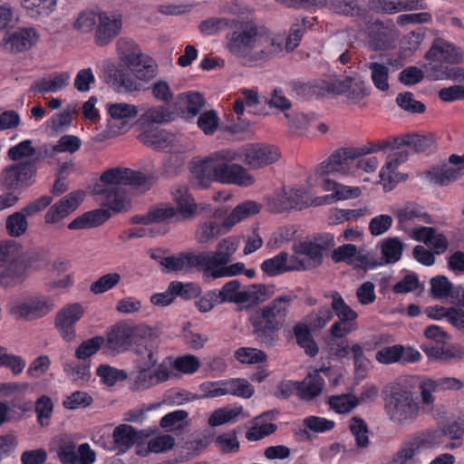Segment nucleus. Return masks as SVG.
Returning a JSON list of instances; mask_svg holds the SVG:
<instances>
[{"label":"nucleus","instance_id":"55","mask_svg":"<svg viewBox=\"0 0 464 464\" xmlns=\"http://www.w3.org/2000/svg\"><path fill=\"white\" fill-rule=\"evenodd\" d=\"M411 440L415 446H418L420 452L424 449H430L446 444L440 428L422 432L412 438Z\"/></svg>","mask_w":464,"mask_h":464},{"label":"nucleus","instance_id":"28","mask_svg":"<svg viewBox=\"0 0 464 464\" xmlns=\"http://www.w3.org/2000/svg\"><path fill=\"white\" fill-rule=\"evenodd\" d=\"M292 92L299 98L311 100L331 94V81L314 80L307 82L298 81L290 83Z\"/></svg>","mask_w":464,"mask_h":464},{"label":"nucleus","instance_id":"13","mask_svg":"<svg viewBox=\"0 0 464 464\" xmlns=\"http://www.w3.org/2000/svg\"><path fill=\"white\" fill-rule=\"evenodd\" d=\"M39 40V34L34 27L18 28L6 34L0 42V48L7 53H17L34 47Z\"/></svg>","mask_w":464,"mask_h":464},{"label":"nucleus","instance_id":"5","mask_svg":"<svg viewBox=\"0 0 464 464\" xmlns=\"http://www.w3.org/2000/svg\"><path fill=\"white\" fill-rule=\"evenodd\" d=\"M117 52L121 62L143 82H150L158 73L157 63L142 53L140 46L131 39L121 38L117 41Z\"/></svg>","mask_w":464,"mask_h":464},{"label":"nucleus","instance_id":"42","mask_svg":"<svg viewBox=\"0 0 464 464\" xmlns=\"http://www.w3.org/2000/svg\"><path fill=\"white\" fill-rule=\"evenodd\" d=\"M110 82L118 92H139L142 85L137 82V78L124 69H115L109 75Z\"/></svg>","mask_w":464,"mask_h":464},{"label":"nucleus","instance_id":"43","mask_svg":"<svg viewBox=\"0 0 464 464\" xmlns=\"http://www.w3.org/2000/svg\"><path fill=\"white\" fill-rule=\"evenodd\" d=\"M445 441L446 449H455L462 445V437L464 435V418H458L447 424L440 427Z\"/></svg>","mask_w":464,"mask_h":464},{"label":"nucleus","instance_id":"29","mask_svg":"<svg viewBox=\"0 0 464 464\" xmlns=\"http://www.w3.org/2000/svg\"><path fill=\"white\" fill-rule=\"evenodd\" d=\"M172 194L177 205L175 208L178 219H191L198 213L199 206L195 202L187 186H177Z\"/></svg>","mask_w":464,"mask_h":464},{"label":"nucleus","instance_id":"6","mask_svg":"<svg viewBox=\"0 0 464 464\" xmlns=\"http://www.w3.org/2000/svg\"><path fill=\"white\" fill-rule=\"evenodd\" d=\"M243 161L237 150L218 151V182L248 187L255 183V178L246 168L238 164Z\"/></svg>","mask_w":464,"mask_h":464},{"label":"nucleus","instance_id":"32","mask_svg":"<svg viewBox=\"0 0 464 464\" xmlns=\"http://www.w3.org/2000/svg\"><path fill=\"white\" fill-rule=\"evenodd\" d=\"M395 216L398 218L399 226L402 229L415 220L422 221L426 224H431V217L424 211V208L414 203H407L395 210Z\"/></svg>","mask_w":464,"mask_h":464},{"label":"nucleus","instance_id":"17","mask_svg":"<svg viewBox=\"0 0 464 464\" xmlns=\"http://www.w3.org/2000/svg\"><path fill=\"white\" fill-rule=\"evenodd\" d=\"M108 112L111 116L110 129L113 133L121 135L130 129V121L137 117L139 110L133 104L116 102L108 105Z\"/></svg>","mask_w":464,"mask_h":464},{"label":"nucleus","instance_id":"21","mask_svg":"<svg viewBox=\"0 0 464 464\" xmlns=\"http://www.w3.org/2000/svg\"><path fill=\"white\" fill-rule=\"evenodd\" d=\"M30 258L24 255L15 261L5 265L0 272V285L11 288L21 285L28 276Z\"/></svg>","mask_w":464,"mask_h":464},{"label":"nucleus","instance_id":"63","mask_svg":"<svg viewBox=\"0 0 464 464\" xmlns=\"http://www.w3.org/2000/svg\"><path fill=\"white\" fill-rule=\"evenodd\" d=\"M331 296V310L334 312L339 320L354 322L358 314L345 303L342 295L338 292H334Z\"/></svg>","mask_w":464,"mask_h":464},{"label":"nucleus","instance_id":"31","mask_svg":"<svg viewBox=\"0 0 464 464\" xmlns=\"http://www.w3.org/2000/svg\"><path fill=\"white\" fill-rule=\"evenodd\" d=\"M240 245V238L238 237H228L222 239L216 251H208L211 258V265L216 268L221 265H227L232 261L234 253L237 250Z\"/></svg>","mask_w":464,"mask_h":464},{"label":"nucleus","instance_id":"54","mask_svg":"<svg viewBox=\"0 0 464 464\" xmlns=\"http://www.w3.org/2000/svg\"><path fill=\"white\" fill-rule=\"evenodd\" d=\"M27 215L23 209L9 215L5 219V228L9 236L18 237L28 228Z\"/></svg>","mask_w":464,"mask_h":464},{"label":"nucleus","instance_id":"40","mask_svg":"<svg viewBox=\"0 0 464 464\" xmlns=\"http://www.w3.org/2000/svg\"><path fill=\"white\" fill-rule=\"evenodd\" d=\"M111 214L108 209L99 208L92 211L85 212L84 214L74 218L69 225L68 228L85 229L102 225L109 219Z\"/></svg>","mask_w":464,"mask_h":464},{"label":"nucleus","instance_id":"48","mask_svg":"<svg viewBox=\"0 0 464 464\" xmlns=\"http://www.w3.org/2000/svg\"><path fill=\"white\" fill-rule=\"evenodd\" d=\"M365 66L371 72V80L375 88L381 92L389 91V66L379 62H370Z\"/></svg>","mask_w":464,"mask_h":464},{"label":"nucleus","instance_id":"27","mask_svg":"<svg viewBox=\"0 0 464 464\" xmlns=\"http://www.w3.org/2000/svg\"><path fill=\"white\" fill-rule=\"evenodd\" d=\"M411 237L430 247L434 254L441 255L449 246L448 238L432 227H420L412 230Z\"/></svg>","mask_w":464,"mask_h":464},{"label":"nucleus","instance_id":"39","mask_svg":"<svg viewBox=\"0 0 464 464\" xmlns=\"http://www.w3.org/2000/svg\"><path fill=\"white\" fill-rule=\"evenodd\" d=\"M261 209L259 204L252 200H246L238 204L232 212L225 218L222 227L226 231L230 230L236 224L241 220L257 214Z\"/></svg>","mask_w":464,"mask_h":464},{"label":"nucleus","instance_id":"16","mask_svg":"<svg viewBox=\"0 0 464 464\" xmlns=\"http://www.w3.org/2000/svg\"><path fill=\"white\" fill-rule=\"evenodd\" d=\"M462 387L463 382L455 377L425 379L419 385L423 405L430 408L433 407L435 401L433 393L445 391H459Z\"/></svg>","mask_w":464,"mask_h":464},{"label":"nucleus","instance_id":"64","mask_svg":"<svg viewBox=\"0 0 464 464\" xmlns=\"http://www.w3.org/2000/svg\"><path fill=\"white\" fill-rule=\"evenodd\" d=\"M333 318V312L330 307L322 306L317 310L312 311L305 316V322L310 329H323Z\"/></svg>","mask_w":464,"mask_h":464},{"label":"nucleus","instance_id":"45","mask_svg":"<svg viewBox=\"0 0 464 464\" xmlns=\"http://www.w3.org/2000/svg\"><path fill=\"white\" fill-rule=\"evenodd\" d=\"M174 119V113L166 106L160 105L148 109L137 121L141 128H148L151 123L164 124Z\"/></svg>","mask_w":464,"mask_h":464},{"label":"nucleus","instance_id":"35","mask_svg":"<svg viewBox=\"0 0 464 464\" xmlns=\"http://www.w3.org/2000/svg\"><path fill=\"white\" fill-rule=\"evenodd\" d=\"M420 455L418 446L409 440L402 442L395 454L385 459L382 464H423L425 461Z\"/></svg>","mask_w":464,"mask_h":464},{"label":"nucleus","instance_id":"46","mask_svg":"<svg viewBox=\"0 0 464 464\" xmlns=\"http://www.w3.org/2000/svg\"><path fill=\"white\" fill-rule=\"evenodd\" d=\"M321 179L324 189L326 191H334L331 196L325 197V200L328 198L334 200L356 198L361 194V189L358 187H347L331 180L327 177Z\"/></svg>","mask_w":464,"mask_h":464},{"label":"nucleus","instance_id":"30","mask_svg":"<svg viewBox=\"0 0 464 464\" xmlns=\"http://www.w3.org/2000/svg\"><path fill=\"white\" fill-rule=\"evenodd\" d=\"M191 173L204 188L209 187L213 181L218 182V151L195 162L191 167Z\"/></svg>","mask_w":464,"mask_h":464},{"label":"nucleus","instance_id":"18","mask_svg":"<svg viewBox=\"0 0 464 464\" xmlns=\"http://www.w3.org/2000/svg\"><path fill=\"white\" fill-rule=\"evenodd\" d=\"M369 46L374 51L386 50L392 47L398 36L394 25L385 26L383 22L375 21L366 28Z\"/></svg>","mask_w":464,"mask_h":464},{"label":"nucleus","instance_id":"60","mask_svg":"<svg viewBox=\"0 0 464 464\" xmlns=\"http://www.w3.org/2000/svg\"><path fill=\"white\" fill-rule=\"evenodd\" d=\"M105 338L100 335L83 341L75 350V357L85 362L95 354L104 344Z\"/></svg>","mask_w":464,"mask_h":464},{"label":"nucleus","instance_id":"34","mask_svg":"<svg viewBox=\"0 0 464 464\" xmlns=\"http://www.w3.org/2000/svg\"><path fill=\"white\" fill-rule=\"evenodd\" d=\"M70 74L66 72H55L49 77L39 79L32 84L30 92L39 93L56 92L69 84Z\"/></svg>","mask_w":464,"mask_h":464},{"label":"nucleus","instance_id":"33","mask_svg":"<svg viewBox=\"0 0 464 464\" xmlns=\"http://www.w3.org/2000/svg\"><path fill=\"white\" fill-rule=\"evenodd\" d=\"M394 147L406 146L417 153L427 152L435 149V140L432 135L407 133L394 138Z\"/></svg>","mask_w":464,"mask_h":464},{"label":"nucleus","instance_id":"20","mask_svg":"<svg viewBox=\"0 0 464 464\" xmlns=\"http://www.w3.org/2000/svg\"><path fill=\"white\" fill-rule=\"evenodd\" d=\"M371 10L388 14L421 11L428 7L424 0H369Z\"/></svg>","mask_w":464,"mask_h":464},{"label":"nucleus","instance_id":"51","mask_svg":"<svg viewBox=\"0 0 464 464\" xmlns=\"http://www.w3.org/2000/svg\"><path fill=\"white\" fill-rule=\"evenodd\" d=\"M178 104L183 113L195 116L205 105V100L199 92H187L178 96Z\"/></svg>","mask_w":464,"mask_h":464},{"label":"nucleus","instance_id":"57","mask_svg":"<svg viewBox=\"0 0 464 464\" xmlns=\"http://www.w3.org/2000/svg\"><path fill=\"white\" fill-rule=\"evenodd\" d=\"M63 372L73 382L84 383L90 380V363L82 362L80 363L65 362L63 363Z\"/></svg>","mask_w":464,"mask_h":464},{"label":"nucleus","instance_id":"15","mask_svg":"<svg viewBox=\"0 0 464 464\" xmlns=\"http://www.w3.org/2000/svg\"><path fill=\"white\" fill-rule=\"evenodd\" d=\"M295 298V296L292 295H281L276 296L263 307L256 309L252 315L259 316L260 319L273 324H277V325L283 327L287 317L291 303Z\"/></svg>","mask_w":464,"mask_h":464},{"label":"nucleus","instance_id":"26","mask_svg":"<svg viewBox=\"0 0 464 464\" xmlns=\"http://www.w3.org/2000/svg\"><path fill=\"white\" fill-rule=\"evenodd\" d=\"M249 322L253 327V334L259 344L265 347H272L278 343L279 331L282 326L252 314L249 316Z\"/></svg>","mask_w":464,"mask_h":464},{"label":"nucleus","instance_id":"52","mask_svg":"<svg viewBox=\"0 0 464 464\" xmlns=\"http://www.w3.org/2000/svg\"><path fill=\"white\" fill-rule=\"evenodd\" d=\"M20 3L32 17H45L53 11L57 0H20Z\"/></svg>","mask_w":464,"mask_h":464},{"label":"nucleus","instance_id":"25","mask_svg":"<svg viewBox=\"0 0 464 464\" xmlns=\"http://www.w3.org/2000/svg\"><path fill=\"white\" fill-rule=\"evenodd\" d=\"M331 93L345 94L348 99L360 101L369 95V88L361 79L344 77L331 80Z\"/></svg>","mask_w":464,"mask_h":464},{"label":"nucleus","instance_id":"61","mask_svg":"<svg viewBox=\"0 0 464 464\" xmlns=\"http://www.w3.org/2000/svg\"><path fill=\"white\" fill-rule=\"evenodd\" d=\"M26 366V362L19 355L7 353V348L0 346V368L9 369L14 375H19Z\"/></svg>","mask_w":464,"mask_h":464},{"label":"nucleus","instance_id":"50","mask_svg":"<svg viewBox=\"0 0 464 464\" xmlns=\"http://www.w3.org/2000/svg\"><path fill=\"white\" fill-rule=\"evenodd\" d=\"M329 8L338 14L346 16H362L363 8L357 0H328Z\"/></svg>","mask_w":464,"mask_h":464},{"label":"nucleus","instance_id":"9","mask_svg":"<svg viewBox=\"0 0 464 464\" xmlns=\"http://www.w3.org/2000/svg\"><path fill=\"white\" fill-rule=\"evenodd\" d=\"M372 150L361 149V147L338 149L317 167L315 173L319 178H324L335 173L344 175L354 173L356 159L369 154V151Z\"/></svg>","mask_w":464,"mask_h":464},{"label":"nucleus","instance_id":"36","mask_svg":"<svg viewBox=\"0 0 464 464\" xmlns=\"http://www.w3.org/2000/svg\"><path fill=\"white\" fill-rule=\"evenodd\" d=\"M107 346L111 350L124 351L133 343L130 324L120 323L115 324L107 334Z\"/></svg>","mask_w":464,"mask_h":464},{"label":"nucleus","instance_id":"23","mask_svg":"<svg viewBox=\"0 0 464 464\" xmlns=\"http://www.w3.org/2000/svg\"><path fill=\"white\" fill-rule=\"evenodd\" d=\"M309 205V198L305 189L290 188L284 189L278 193L273 199L272 209L275 212L281 213L289 209H303Z\"/></svg>","mask_w":464,"mask_h":464},{"label":"nucleus","instance_id":"14","mask_svg":"<svg viewBox=\"0 0 464 464\" xmlns=\"http://www.w3.org/2000/svg\"><path fill=\"white\" fill-rule=\"evenodd\" d=\"M83 314L84 309L78 303L67 304L56 314L54 325L64 341L71 342L75 338V324Z\"/></svg>","mask_w":464,"mask_h":464},{"label":"nucleus","instance_id":"58","mask_svg":"<svg viewBox=\"0 0 464 464\" xmlns=\"http://www.w3.org/2000/svg\"><path fill=\"white\" fill-rule=\"evenodd\" d=\"M382 254L385 263H395L401 257L403 243L399 237H389L382 243Z\"/></svg>","mask_w":464,"mask_h":464},{"label":"nucleus","instance_id":"41","mask_svg":"<svg viewBox=\"0 0 464 464\" xmlns=\"http://www.w3.org/2000/svg\"><path fill=\"white\" fill-rule=\"evenodd\" d=\"M184 260V271L189 272L193 269H199L203 272L206 279L211 280L208 269H214L211 265V258L208 251L203 252H182Z\"/></svg>","mask_w":464,"mask_h":464},{"label":"nucleus","instance_id":"62","mask_svg":"<svg viewBox=\"0 0 464 464\" xmlns=\"http://www.w3.org/2000/svg\"><path fill=\"white\" fill-rule=\"evenodd\" d=\"M121 279L117 272L105 274L91 284L90 291L94 295L104 294L118 285Z\"/></svg>","mask_w":464,"mask_h":464},{"label":"nucleus","instance_id":"8","mask_svg":"<svg viewBox=\"0 0 464 464\" xmlns=\"http://www.w3.org/2000/svg\"><path fill=\"white\" fill-rule=\"evenodd\" d=\"M42 160V152L36 158L11 164L4 168L0 174V187L14 193L15 190L27 188L35 182L36 163Z\"/></svg>","mask_w":464,"mask_h":464},{"label":"nucleus","instance_id":"59","mask_svg":"<svg viewBox=\"0 0 464 464\" xmlns=\"http://www.w3.org/2000/svg\"><path fill=\"white\" fill-rule=\"evenodd\" d=\"M24 256L22 246L14 240L0 241V266H5Z\"/></svg>","mask_w":464,"mask_h":464},{"label":"nucleus","instance_id":"24","mask_svg":"<svg viewBox=\"0 0 464 464\" xmlns=\"http://www.w3.org/2000/svg\"><path fill=\"white\" fill-rule=\"evenodd\" d=\"M150 435L148 430H136L130 425L121 424L114 429L112 438L116 449L123 453L133 445L143 443Z\"/></svg>","mask_w":464,"mask_h":464},{"label":"nucleus","instance_id":"49","mask_svg":"<svg viewBox=\"0 0 464 464\" xmlns=\"http://www.w3.org/2000/svg\"><path fill=\"white\" fill-rule=\"evenodd\" d=\"M297 255L305 256V264L309 269L319 266L323 263L324 252L313 241H302L295 246Z\"/></svg>","mask_w":464,"mask_h":464},{"label":"nucleus","instance_id":"47","mask_svg":"<svg viewBox=\"0 0 464 464\" xmlns=\"http://www.w3.org/2000/svg\"><path fill=\"white\" fill-rule=\"evenodd\" d=\"M294 334L298 345L304 349V353L314 357L319 352V348L311 334L309 326L303 323H298L294 327Z\"/></svg>","mask_w":464,"mask_h":464},{"label":"nucleus","instance_id":"12","mask_svg":"<svg viewBox=\"0 0 464 464\" xmlns=\"http://www.w3.org/2000/svg\"><path fill=\"white\" fill-rule=\"evenodd\" d=\"M243 161L251 169H260L279 160L278 150L271 145L255 144L237 149Z\"/></svg>","mask_w":464,"mask_h":464},{"label":"nucleus","instance_id":"56","mask_svg":"<svg viewBox=\"0 0 464 464\" xmlns=\"http://www.w3.org/2000/svg\"><path fill=\"white\" fill-rule=\"evenodd\" d=\"M222 386H225L226 395L231 394L248 399L252 397L255 392L254 387L246 379H232L222 382Z\"/></svg>","mask_w":464,"mask_h":464},{"label":"nucleus","instance_id":"37","mask_svg":"<svg viewBox=\"0 0 464 464\" xmlns=\"http://www.w3.org/2000/svg\"><path fill=\"white\" fill-rule=\"evenodd\" d=\"M82 146L80 138L74 135H63L57 143L53 146L44 145L39 149L38 153L42 152V160L53 157L56 153L69 152L71 154L79 150Z\"/></svg>","mask_w":464,"mask_h":464},{"label":"nucleus","instance_id":"10","mask_svg":"<svg viewBox=\"0 0 464 464\" xmlns=\"http://www.w3.org/2000/svg\"><path fill=\"white\" fill-rule=\"evenodd\" d=\"M55 304L50 296L42 294L32 295L11 309L16 319L34 321L46 316L54 309Z\"/></svg>","mask_w":464,"mask_h":464},{"label":"nucleus","instance_id":"2","mask_svg":"<svg viewBox=\"0 0 464 464\" xmlns=\"http://www.w3.org/2000/svg\"><path fill=\"white\" fill-rule=\"evenodd\" d=\"M154 177L129 168H112L104 171L100 184L94 188L101 204L114 212L127 211L130 201L123 186L129 185L141 192L150 189Z\"/></svg>","mask_w":464,"mask_h":464},{"label":"nucleus","instance_id":"1","mask_svg":"<svg viewBox=\"0 0 464 464\" xmlns=\"http://www.w3.org/2000/svg\"><path fill=\"white\" fill-rule=\"evenodd\" d=\"M225 48L246 65L268 61L283 50V39L247 17L232 18L225 36Z\"/></svg>","mask_w":464,"mask_h":464},{"label":"nucleus","instance_id":"19","mask_svg":"<svg viewBox=\"0 0 464 464\" xmlns=\"http://www.w3.org/2000/svg\"><path fill=\"white\" fill-rule=\"evenodd\" d=\"M84 193L75 190L54 203L45 213L44 220L48 224H54L73 212L83 200Z\"/></svg>","mask_w":464,"mask_h":464},{"label":"nucleus","instance_id":"22","mask_svg":"<svg viewBox=\"0 0 464 464\" xmlns=\"http://www.w3.org/2000/svg\"><path fill=\"white\" fill-rule=\"evenodd\" d=\"M121 26V19L117 15L107 13L99 14L94 34L96 44L99 46L109 44L120 34Z\"/></svg>","mask_w":464,"mask_h":464},{"label":"nucleus","instance_id":"38","mask_svg":"<svg viewBox=\"0 0 464 464\" xmlns=\"http://www.w3.org/2000/svg\"><path fill=\"white\" fill-rule=\"evenodd\" d=\"M298 396L305 401H311L319 396L325 385L319 371L309 373L302 382H298Z\"/></svg>","mask_w":464,"mask_h":464},{"label":"nucleus","instance_id":"44","mask_svg":"<svg viewBox=\"0 0 464 464\" xmlns=\"http://www.w3.org/2000/svg\"><path fill=\"white\" fill-rule=\"evenodd\" d=\"M270 287L261 284L250 285L240 291L238 304L247 303L246 308L257 305L272 295Z\"/></svg>","mask_w":464,"mask_h":464},{"label":"nucleus","instance_id":"11","mask_svg":"<svg viewBox=\"0 0 464 464\" xmlns=\"http://www.w3.org/2000/svg\"><path fill=\"white\" fill-rule=\"evenodd\" d=\"M57 455L63 464H92L95 452L88 443L77 445L68 435H63L58 440Z\"/></svg>","mask_w":464,"mask_h":464},{"label":"nucleus","instance_id":"3","mask_svg":"<svg viewBox=\"0 0 464 464\" xmlns=\"http://www.w3.org/2000/svg\"><path fill=\"white\" fill-rule=\"evenodd\" d=\"M424 57L428 61L424 68L430 79H464V69L452 66L464 62V53L452 43L435 38Z\"/></svg>","mask_w":464,"mask_h":464},{"label":"nucleus","instance_id":"53","mask_svg":"<svg viewBox=\"0 0 464 464\" xmlns=\"http://www.w3.org/2000/svg\"><path fill=\"white\" fill-rule=\"evenodd\" d=\"M453 165L455 167L444 165L441 169L434 170L432 174L434 183L445 186L459 179L464 171V163Z\"/></svg>","mask_w":464,"mask_h":464},{"label":"nucleus","instance_id":"4","mask_svg":"<svg viewBox=\"0 0 464 464\" xmlns=\"http://www.w3.org/2000/svg\"><path fill=\"white\" fill-rule=\"evenodd\" d=\"M384 411L388 419L397 426L412 424L419 417L420 407L418 397L400 383L386 386Z\"/></svg>","mask_w":464,"mask_h":464},{"label":"nucleus","instance_id":"7","mask_svg":"<svg viewBox=\"0 0 464 464\" xmlns=\"http://www.w3.org/2000/svg\"><path fill=\"white\" fill-rule=\"evenodd\" d=\"M136 353L140 355V359L137 362V374L134 378L133 388L137 391H142L155 386L167 381L169 378V372L164 365H160L157 369H151L156 365L152 349L147 347L137 348Z\"/></svg>","mask_w":464,"mask_h":464}]
</instances>
